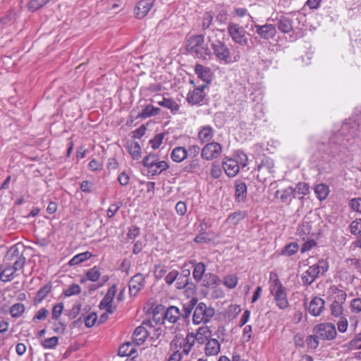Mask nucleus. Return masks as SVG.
<instances>
[{
  "instance_id": "f257e3e1",
  "label": "nucleus",
  "mask_w": 361,
  "mask_h": 361,
  "mask_svg": "<svg viewBox=\"0 0 361 361\" xmlns=\"http://www.w3.org/2000/svg\"><path fill=\"white\" fill-rule=\"evenodd\" d=\"M339 135L334 134L331 136L329 140V143L325 142H319L317 145V149L313 154L312 159L316 163L317 166L319 168V170H325L326 166L331 161L334 154V147L338 142Z\"/></svg>"
},
{
  "instance_id": "f03ea898",
  "label": "nucleus",
  "mask_w": 361,
  "mask_h": 361,
  "mask_svg": "<svg viewBox=\"0 0 361 361\" xmlns=\"http://www.w3.org/2000/svg\"><path fill=\"white\" fill-rule=\"evenodd\" d=\"M269 291L274 298L276 307L281 310H285L289 307L287 289L278 278L276 274H270Z\"/></svg>"
},
{
  "instance_id": "7ed1b4c3",
  "label": "nucleus",
  "mask_w": 361,
  "mask_h": 361,
  "mask_svg": "<svg viewBox=\"0 0 361 361\" xmlns=\"http://www.w3.org/2000/svg\"><path fill=\"white\" fill-rule=\"evenodd\" d=\"M188 50L202 59H207L210 56V51L204 44V37L202 35H194L190 37L187 44Z\"/></svg>"
},
{
  "instance_id": "20e7f679",
  "label": "nucleus",
  "mask_w": 361,
  "mask_h": 361,
  "mask_svg": "<svg viewBox=\"0 0 361 361\" xmlns=\"http://www.w3.org/2000/svg\"><path fill=\"white\" fill-rule=\"evenodd\" d=\"M328 269V262L324 260L319 261V263L309 267L302 276L303 284L311 285L320 274L323 275L326 272Z\"/></svg>"
},
{
  "instance_id": "39448f33",
  "label": "nucleus",
  "mask_w": 361,
  "mask_h": 361,
  "mask_svg": "<svg viewBox=\"0 0 361 361\" xmlns=\"http://www.w3.org/2000/svg\"><path fill=\"white\" fill-rule=\"evenodd\" d=\"M214 313L213 307L202 302H197L192 315V322L195 324H207L214 317Z\"/></svg>"
},
{
  "instance_id": "423d86ee",
  "label": "nucleus",
  "mask_w": 361,
  "mask_h": 361,
  "mask_svg": "<svg viewBox=\"0 0 361 361\" xmlns=\"http://www.w3.org/2000/svg\"><path fill=\"white\" fill-rule=\"evenodd\" d=\"M227 32L232 41L241 47L248 44L247 33L243 26L234 22H229Z\"/></svg>"
},
{
  "instance_id": "0eeeda50",
  "label": "nucleus",
  "mask_w": 361,
  "mask_h": 361,
  "mask_svg": "<svg viewBox=\"0 0 361 361\" xmlns=\"http://www.w3.org/2000/svg\"><path fill=\"white\" fill-rule=\"evenodd\" d=\"M211 46L214 54L221 63H228L231 61V51L224 42L215 40L211 42Z\"/></svg>"
},
{
  "instance_id": "6e6552de",
  "label": "nucleus",
  "mask_w": 361,
  "mask_h": 361,
  "mask_svg": "<svg viewBox=\"0 0 361 361\" xmlns=\"http://www.w3.org/2000/svg\"><path fill=\"white\" fill-rule=\"evenodd\" d=\"M222 145L217 142L207 143L201 150V157L206 161H212L219 158L222 154Z\"/></svg>"
},
{
  "instance_id": "1a4fd4ad",
  "label": "nucleus",
  "mask_w": 361,
  "mask_h": 361,
  "mask_svg": "<svg viewBox=\"0 0 361 361\" xmlns=\"http://www.w3.org/2000/svg\"><path fill=\"white\" fill-rule=\"evenodd\" d=\"M314 332L320 339L331 341L336 338V330L334 324L331 323H321L314 327Z\"/></svg>"
},
{
  "instance_id": "9d476101",
  "label": "nucleus",
  "mask_w": 361,
  "mask_h": 361,
  "mask_svg": "<svg viewBox=\"0 0 361 361\" xmlns=\"http://www.w3.org/2000/svg\"><path fill=\"white\" fill-rule=\"evenodd\" d=\"M6 259L13 262L12 265L14 266L15 269H23L25 264V257L20 252L18 245L11 247L6 253Z\"/></svg>"
},
{
  "instance_id": "9b49d317",
  "label": "nucleus",
  "mask_w": 361,
  "mask_h": 361,
  "mask_svg": "<svg viewBox=\"0 0 361 361\" xmlns=\"http://www.w3.org/2000/svg\"><path fill=\"white\" fill-rule=\"evenodd\" d=\"M116 290L117 289L116 285L111 286L108 289L106 294L99 302V307L100 310L104 309L109 313H114L115 307H113L112 302L116 293Z\"/></svg>"
},
{
  "instance_id": "f8f14e48",
  "label": "nucleus",
  "mask_w": 361,
  "mask_h": 361,
  "mask_svg": "<svg viewBox=\"0 0 361 361\" xmlns=\"http://www.w3.org/2000/svg\"><path fill=\"white\" fill-rule=\"evenodd\" d=\"M255 28L256 33L262 39H269L273 38L276 33V26L272 24H265L260 25L255 24L252 27V30Z\"/></svg>"
},
{
  "instance_id": "ddd939ff",
  "label": "nucleus",
  "mask_w": 361,
  "mask_h": 361,
  "mask_svg": "<svg viewBox=\"0 0 361 361\" xmlns=\"http://www.w3.org/2000/svg\"><path fill=\"white\" fill-rule=\"evenodd\" d=\"M155 0H140L134 8V13L137 19L145 17L154 6Z\"/></svg>"
},
{
  "instance_id": "4468645a",
  "label": "nucleus",
  "mask_w": 361,
  "mask_h": 361,
  "mask_svg": "<svg viewBox=\"0 0 361 361\" xmlns=\"http://www.w3.org/2000/svg\"><path fill=\"white\" fill-rule=\"evenodd\" d=\"M206 86V84H203L199 87L195 88L192 91H190L187 95V102L191 105L201 104L205 97L204 89Z\"/></svg>"
},
{
  "instance_id": "2eb2a0df",
  "label": "nucleus",
  "mask_w": 361,
  "mask_h": 361,
  "mask_svg": "<svg viewBox=\"0 0 361 361\" xmlns=\"http://www.w3.org/2000/svg\"><path fill=\"white\" fill-rule=\"evenodd\" d=\"M222 166L226 174L230 177H235L239 172L240 166L235 159L231 157H225L222 161Z\"/></svg>"
},
{
  "instance_id": "dca6fc26",
  "label": "nucleus",
  "mask_w": 361,
  "mask_h": 361,
  "mask_svg": "<svg viewBox=\"0 0 361 361\" xmlns=\"http://www.w3.org/2000/svg\"><path fill=\"white\" fill-rule=\"evenodd\" d=\"M145 277L141 274H137L131 278L129 282V293L130 296H135L145 286Z\"/></svg>"
},
{
  "instance_id": "f3484780",
  "label": "nucleus",
  "mask_w": 361,
  "mask_h": 361,
  "mask_svg": "<svg viewBox=\"0 0 361 361\" xmlns=\"http://www.w3.org/2000/svg\"><path fill=\"white\" fill-rule=\"evenodd\" d=\"M324 300L319 297H314L310 302L308 310L314 317L321 314L324 309Z\"/></svg>"
},
{
  "instance_id": "a211bd4d",
  "label": "nucleus",
  "mask_w": 361,
  "mask_h": 361,
  "mask_svg": "<svg viewBox=\"0 0 361 361\" xmlns=\"http://www.w3.org/2000/svg\"><path fill=\"white\" fill-rule=\"evenodd\" d=\"M152 102L158 104L159 106L169 109L173 114H176L179 112V104L171 98L161 97V101H157L156 99H152Z\"/></svg>"
},
{
  "instance_id": "6ab92c4d",
  "label": "nucleus",
  "mask_w": 361,
  "mask_h": 361,
  "mask_svg": "<svg viewBox=\"0 0 361 361\" xmlns=\"http://www.w3.org/2000/svg\"><path fill=\"white\" fill-rule=\"evenodd\" d=\"M20 269H15L14 266L8 264L5 267L0 270V281L7 283L11 281L18 274L16 272Z\"/></svg>"
},
{
  "instance_id": "aec40b11",
  "label": "nucleus",
  "mask_w": 361,
  "mask_h": 361,
  "mask_svg": "<svg viewBox=\"0 0 361 361\" xmlns=\"http://www.w3.org/2000/svg\"><path fill=\"white\" fill-rule=\"evenodd\" d=\"M221 350V344L216 338H209L205 343L204 353L207 356H215Z\"/></svg>"
},
{
  "instance_id": "412c9836",
  "label": "nucleus",
  "mask_w": 361,
  "mask_h": 361,
  "mask_svg": "<svg viewBox=\"0 0 361 361\" xmlns=\"http://www.w3.org/2000/svg\"><path fill=\"white\" fill-rule=\"evenodd\" d=\"M275 197L279 199L282 203L290 204L293 198H295L293 195V188L289 186L286 188L277 190L275 192Z\"/></svg>"
},
{
  "instance_id": "4be33fe9",
  "label": "nucleus",
  "mask_w": 361,
  "mask_h": 361,
  "mask_svg": "<svg viewBox=\"0 0 361 361\" xmlns=\"http://www.w3.org/2000/svg\"><path fill=\"white\" fill-rule=\"evenodd\" d=\"M214 135V128L209 126H201L198 131V139L201 143H209Z\"/></svg>"
},
{
  "instance_id": "5701e85b",
  "label": "nucleus",
  "mask_w": 361,
  "mask_h": 361,
  "mask_svg": "<svg viewBox=\"0 0 361 361\" xmlns=\"http://www.w3.org/2000/svg\"><path fill=\"white\" fill-rule=\"evenodd\" d=\"M181 316L179 308L176 306H170L164 314V322H169L171 324L176 323Z\"/></svg>"
},
{
  "instance_id": "b1692460",
  "label": "nucleus",
  "mask_w": 361,
  "mask_h": 361,
  "mask_svg": "<svg viewBox=\"0 0 361 361\" xmlns=\"http://www.w3.org/2000/svg\"><path fill=\"white\" fill-rule=\"evenodd\" d=\"M148 336V332L143 326L137 327L132 336V343L135 346L141 345L146 340Z\"/></svg>"
},
{
  "instance_id": "393cba45",
  "label": "nucleus",
  "mask_w": 361,
  "mask_h": 361,
  "mask_svg": "<svg viewBox=\"0 0 361 361\" xmlns=\"http://www.w3.org/2000/svg\"><path fill=\"white\" fill-rule=\"evenodd\" d=\"M247 185L241 181L238 180L235 184V197L237 202H243L247 198Z\"/></svg>"
},
{
  "instance_id": "a878e982",
  "label": "nucleus",
  "mask_w": 361,
  "mask_h": 361,
  "mask_svg": "<svg viewBox=\"0 0 361 361\" xmlns=\"http://www.w3.org/2000/svg\"><path fill=\"white\" fill-rule=\"evenodd\" d=\"M194 267L192 276L197 283H200L204 277L206 271V266L203 262H192Z\"/></svg>"
},
{
  "instance_id": "bb28decb",
  "label": "nucleus",
  "mask_w": 361,
  "mask_h": 361,
  "mask_svg": "<svg viewBox=\"0 0 361 361\" xmlns=\"http://www.w3.org/2000/svg\"><path fill=\"white\" fill-rule=\"evenodd\" d=\"M276 26L283 33H289L293 30V21L289 18L281 16L278 18Z\"/></svg>"
},
{
  "instance_id": "cd10ccee",
  "label": "nucleus",
  "mask_w": 361,
  "mask_h": 361,
  "mask_svg": "<svg viewBox=\"0 0 361 361\" xmlns=\"http://www.w3.org/2000/svg\"><path fill=\"white\" fill-rule=\"evenodd\" d=\"M201 281L202 285L207 288L217 286L221 283L220 278L217 275L212 273L206 274Z\"/></svg>"
},
{
  "instance_id": "c85d7f7f",
  "label": "nucleus",
  "mask_w": 361,
  "mask_h": 361,
  "mask_svg": "<svg viewBox=\"0 0 361 361\" xmlns=\"http://www.w3.org/2000/svg\"><path fill=\"white\" fill-rule=\"evenodd\" d=\"M171 157L173 161L180 163L188 157V150L184 147H176L172 150Z\"/></svg>"
},
{
  "instance_id": "c756f323",
  "label": "nucleus",
  "mask_w": 361,
  "mask_h": 361,
  "mask_svg": "<svg viewBox=\"0 0 361 361\" xmlns=\"http://www.w3.org/2000/svg\"><path fill=\"white\" fill-rule=\"evenodd\" d=\"M195 72L198 78H201L206 83L211 80V71L209 68L204 67L200 64H196L195 66Z\"/></svg>"
},
{
  "instance_id": "7c9ffc66",
  "label": "nucleus",
  "mask_w": 361,
  "mask_h": 361,
  "mask_svg": "<svg viewBox=\"0 0 361 361\" xmlns=\"http://www.w3.org/2000/svg\"><path fill=\"white\" fill-rule=\"evenodd\" d=\"M257 171L262 173H273L274 172V162L273 159L269 157L263 158L261 163L257 166Z\"/></svg>"
},
{
  "instance_id": "2f4dec72",
  "label": "nucleus",
  "mask_w": 361,
  "mask_h": 361,
  "mask_svg": "<svg viewBox=\"0 0 361 361\" xmlns=\"http://www.w3.org/2000/svg\"><path fill=\"white\" fill-rule=\"evenodd\" d=\"M314 191L316 197L320 200H324L327 198L329 194V188L324 183H319L314 187Z\"/></svg>"
},
{
  "instance_id": "473e14b6",
  "label": "nucleus",
  "mask_w": 361,
  "mask_h": 361,
  "mask_svg": "<svg viewBox=\"0 0 361 361\" xmlns=\"http://www.w3.org/2000/svg\"><path fill=\"white\" fill-rule=\"evenodd\" d=\"M211 336L212 331L210 329L208 326H202L198 329L195 338L199 343H203L205 340L207 341L211 338Z\"/></svg>"
},
{
  "instance_id": "72a5a7b5",
  "label": "nucleus",
  "mask_w": 361,
  "mask_h": 361,
  "mask_svg": "<svg viewBox=\"0 0 361 361\" xmlns=\"http://www.w3.org/2000/svg\"><path fill=\"white\" fill-rule=\"evenodd\" d=\"M195 338L192 335L188 334L185 338H183V342H182L180 346L182 355H188L195 345Z\"/></svg>"
},
{
  "instance_id": "f704fd0d",
  "label": "nucleus",
  "mask_w": 361,
  "mask_h": 361,
  "mask_svg": "<svg viewBox=\"0 0 361 361\" xmlns=\"http://www.w3.org/2000/svg\"><path fill=\"white\" fill-rule=\"evenodd\" d=\"M135 346L130 342H127L121 345L118 348V354L119 356H130L135 353Z\"/></svg>"
},
{
  "instance_id": "c9c22d12",
  "label": "nucleus",
  "mask_w": 361,
  "mask_h": 361,
  "mask_svg": "<svg viewBox=\"0 0 361 361\" xmlns=\"http://www.w3.org/2000/svg\"><path fill=\"white\" fill-rule=\"evenodd\" d=\"M160 112V109L155 107L151 104L147 105L140 113L138 114V117L141 118H147L149 117L156 116Z\"/></svg>"
},
{
  "instance_id": "e433bc0d",
  "label": "nucleus",
  "mask_w": 361,
  "mask_h": 361,
  "mask_svg": "<svg viewBox=\"0 0 361 361\" xmlns=\"http://www.w3.org/2000/svg\"><path fill=\"white\" fill-rule=\"evenodd\" d=\"M310 192L309 185L304 182H299L295 188H293V195H301L298 197L299 199H302L304 196L307 195Z\"/></svg>"
},
{
  "instance_id": "4c0bfd02",
  "label": "nucleus",
  "mask_w": 361,
  "mask_h": 361,
  "mask_svg": "<svg viewBox=\"0 0 361 361\" xmlns=\"http://www.w3.org/2000/svg\"><path fill=\"white\" fill-rule=\"evenodd\" d=\"M330 289H331V293L334 294V301L333 302L341 303V304L343 305L346 300V298H347L346 293L343 290L338 289L336 286H332V287H331Z\"/></svg>"
},
{
  "instance_id": "58836bf2",
  "label": "nucleus",
  "mask_w": 361,
  "mask_h": 361,
  "mask_svg": "<svg viewBox=\"0 0 361 361\" xmlns=\"http://www.w3.org/2000/svg\"><path fill=\"white\" fill-rule=\"evenodd\" d=\"M200 169V163L198 159H192V160L185 163L183 171L190 173H197Z\"/></svg>"
},
{
  "instance_id": "ea45409f",
  "label": "nucleus",
  "mask_w": 361,
  "mask_h": 361,
  "mask_svg": "<svg viewBox=\"0 0 361 361\" xmlns=\"http://www.w3.org/2000/svg\"><path fill=\"white\" fill-rule=\"evenodd\" d=\"M128 151L135 160H138L141 158V147L138 142H132L128 145Z\"/></svg>"
},
{
  "instance_id": "a19ab883",
  "label": "nucleus",
  "mask_w": 361,
  "mask_h": 361,
  "mask_svg": "<svg viewBox=\"0 0 361 361\" xmlns=\"http://www.w3.org/2000/svg\"><path fill=\"white\" fill-rule=\"evenodd\" d=\"M169 168V164L165 161H161L148 170V173L152 176L159 175L164 171Z\"/></svg>"
},
{
  "instance_id": "79ce46f5",
  "label": "nucleus",
  "mask_w": 361,
  "mask_h": 361,
  "mask_svg": "<svg viewBox=\"0 0 361 361\" xmlns=\"http://www.w3.org/2000/svg\"><path fill=\"white\" fill-rule=\"evenodd\" d=\"M299 250V245L297 243L293 242L286 245L281 251L280 255L284 256H292L295 254Z\"/></svg>"
},
{
  "instance_id": "37998d69",
  "label": "nucleus",
  "mask_w": 361,
  "mask_h": 361,
  "mask_svg": "<svg viewBox=\"0 0 361 361\" xmlns=\"http://www.w3.org/2000/svg\"><path fill=\"white\" fill-rule=\"evenodd\" d=\"M92 255L90 252H85L75 255L68 262L69 265L74 266L90 259Z\"/></svg>"
},
{
  "instance_id": "c03bdc74",
  "label": "nucleus",
  "mask_w": 361,
  "mask_h": 361,
  "mask_svg": "<svg viewBox=\"0 0 361 361\" xmlns=\"http://www.w3.org/2000/svg\"><path fill=\"white\" fill-rule=\"evenodd\" d=\"M159 161H160L159 160V156L156 154L151 153L147 156L145 157V158L142 160V164L147 169V170H149Z\"/></svg>"
},
{
  "instance_id": "a18cd8bd",
  "label": "nucleus",
  "mask_w": 361,
  "mask_h": 361,
  "mask_svg": "<svg viewBox=\"0 0 361 361\" xmlns=\"http://www.w3.org/2000/svg\"><path fill=\"white\" fill-rule=\"evenodd\" d=\"M197 302V298H192L191 300H189L188 303L185 304L183 305V312L181 314V315L184 319H187L190 317L192 310H195Z\"/></svg>"
},
{
  "instance_id": "49530a36",
  "label": "nucleus",
  "mask_w": 361,
  "mask_h": 361,
  "mask_svg": "<svg viewBox=\"0 0 361 361\" xmlns=\"http://www.w3.org/2000/svg\"><path fill=\"white\" fill-rule=\"evenodd\" d=\"M87 279H88V281L96 282L99 280L101 273H100V269L94 266V267L88 269L85 273Z\"/></svg>"
},
{
  "instance_id": "de8ad7c7",
  "label": "nucleus",
  "mask_w": 361,
  "mask_h": 361,
  "mask_svg": "<svg viewBox=\"0 0 361 361\" xmlns=\"http://www.w3.org/2000/svg\"><path fill=\"white\" fill-rule=\"evenodd\" d=\"M232 158L235 159V161L239 163V165L242 168H243L247 165V161H248L247 156L244 152H243L241 150H237L234 153Z\"/></svg>"
},
{
  "instance_id": "09e8293b",
  "label": "nucleus",
  "mask_w": 361,
  "mask_h": 361,
  "mask_svg": "<svg viewBox=\"0 0 361 361\" xmlns=\"http://www.w3.org/2000/svg\"><path fill=\"white\" fill-rule=\"evenodd\" d=\"M25 306L23 303H15L10 308V314L12 317L18 318L25 312Z\"/></svg>"
},
{
  "instance_id": "8fccbe9b",
  "label": "nucleus",
  "mask_w": 361,
  "mask_h": 361,
  "mask_svg": "<svg viewBox=\"0 0 361 361\" xmlns=\"http://www.w3.org/2000/svg\"><path fill=\"white\" fill-rule=\"evenodd\" d=\"M349 229L353 235L361 237V219L353 221L349 226Z\"/></svg>"
},
{
  "instance_id": "3c124183",
  "label": "nucleus",
  "mask_w": 361,
  "mask_h": 361,
  "mask_svg": "<svg viewBox=\"0 0 361 361\" xmlns=\"http://www.w3.org/2000/svg\"><path fill=\"white\" fill-rule=\"evenodd\" d=\"M168 271V267L164 264L155 265L154 274L157 279H162Z\"/></svg>"
},
{
  "instance_id": "603ef678",
  "label": "nucleus",
  "mask_w": 361,
  "mask_h": 361,
  "mask_svg": "<svg viewBox=\"0 0 361 361\" xmlns=\"http://www.w3.org/2000/svg\"><path fill=\"white\" fill-rule=\"evenodd\" d=\"M51 0H31L28 4L30 11H35L44 5H46Z\"/></svg>"
},
{
  "instance_id": "864d4df0",
  "label": "nucleus",
  "mask_w": 361,
  "mask_h": 361,
  "mask_svg": "<svg viewBox=\"0 0 361 361\" xmlns=\"http://www.w3.org/2000/svg\"><path fill=\"white\" fill-rule=\"evenodd\" d=\"M164 138V133L157 134L152 139H151L149 142L152 148L154 149H158L163 142V140Z\"/></svg>"
},
{
  "instance_id": "5fc2aeb1",
  "label": "nucleus",
  "mask_w": 361,
  "mask_h": 361,
  "mask_svg": "<svg viewBox=\"0 0 361 361\" xmlns=\"http://www.w3.org/2000/svg\"><path fill=\"white\" fill-rule=\"evenodd\" d=\"M58 342L59 338L57 336H53L43 340L41 345L44 348L49 349L54 348L58 344Z\"/></svg>"
},
{
  "instance_id": "6e6d98bb",
  "label": "nucleus",
  "mask_w": 361,
  "mask_h": 361,
  "mask_svg": "<svg viewBox=\"0 0 361 361\" xmlns=\"http://www.w3.org/2000/svg\"><path fill=\"white\" fill-rule=\"evenodd\" d=\"M81 292V288L79 285L73 283L68 288L64 290L63 294L66 297H71L72 295H75L80 294Z\"/></svg>"
},
{
  "instance_id": "4d7b16f0",
  "label": "nucleus",
  "mask_w": 361,
  "mask_h": 361,
  "mask_svg": "<svg viewBox=\"0 0 361 361\" xmlns=\"http://www.w3.org/2000/svg\"><path fill=\"white\" fill-rule=\"evenodd\" d=\"M331 314L336 317H341L343 314V304L333 302L331 305Z\"/></svg>"
},
{
  "instance_id": "13d9d810",
  "label": "nucleus",
  "mask_w": 361,
  "mask_h": 361,
  "mask_svg": "<svg viewBox=\"0 0 361 361\" xmlns=\"http://www.w3.org/2000/svg\"><path fill=\"white\" fill-rule=\"evenodd\" d=\"M238 283V278L235 275H228L224 279V284L228 288H234Z\"/></svg>"
},
{
  "instance_id": "bf43d9fd",
  "label": "nucleus",
  "mask_w": 361,
  "mask_h": 361,
  "mask_svg": "<svg viewBox=\"0 0 361 361\" xmlns=\"http://www.w3.org/2000/svg\"><path fill=\"white\" fill-rule=\"evenodd\" d=\"M182 342H183V337L176 336L171 343V349L173 352L178 351V353H181L180 346Z\"/></svg>"
},
{
  "instance_id": "052dcab7",
  "label": "nucleus",
  "mask_w": 361,
  "mask_h": 361,
  "mask_svg": "<svg viewBox=\"0 0 361 361\" xmlns=\"http://www.w3.org/2000/svg\"><path fill=\"white\" fill-rule=\"evenodd\" d=\"M63 310V304L59 302L56 304L52 310L51 317L53 319H58Z\"/></svg>"
},
{
  "instance_id": "680f3d73",
  "label": "nucleus",
  "mask_w": 361,
  "mask_h": 361,
  "mask_svg": "<svg viewBox=\"0 0 361 361\" xmlns=\"http://www.w3.org/2000/svg\"><path fill=\"white\" fill-rule=\"evenodd\" d=\"M319 336L317 335H310L307 338V343L308 346L312 349H316L319 345Z\"/></svg>"
},
{
  "instance_id": "e2e57ef3",
  "label": "nucleus",
  "mask_w": 361,
  "mask_h": 361,
  "mask_svg": "<svg viewBox=\"0 0 361 361\" xmlns=\"http://www.w3.org/2000/svg\"><path fill=\"white\" fill-rule=\"evenodd\" d=\"M13 11H9L6 16L0 18V30H2L8 23H11L13 18Z\"/></svg>"
},
{
  "instance_id": "0e129e2a",
  "label": "nucleus",
  "mask_w": 361,
  "mask_h": 361,
  "mask_svg": "<svg viewBox=\"0 0 361 361\" xmlns=\"http://www.w3.org/2000/svg\"><path fill=\"white\" fill-rule=\"evenodd\" d=\"M178 276L179 273L177 270H172L166 275L165 281L169 286H170L177 280Z\"/></svg>"
},
{
  "instance_id": "69168bd1",
  "label": "nucleus",
  "mask_w": 361,
  "mask_h": 361,
  "mask_svg": "<svg viewBox=\"0 0 361 361\" xmlns=\"http://www.w3.org/2000/svg\"><path fill=\"white\" fill-rule=\"evenodd\" d=\"M49 311L45 308H41L32 318V321L36 322L39 320H44L48 316Z\"/></svg>"
},
{
  "instance_id": "338daca9",
  "label": "nucleus",
  "mask_w": 361,
  "mask_h": 361,
  "mask_svg": "<svg viewBox=\"0 0 361 361\" xmlns=\"http://www.w3.org/2000/svg\"><path fill=\"white\" fill-rule=\"evenodd\" d=\"M350 308L353 312L359 313L361 312V298H355L350 302Z\"/></svg>"
},
{
  "instance_id": "774afa93",
  "label": "nucleus",
  "mask_w": 361,
  "mask_h": 361,
  "mask_svg": "<svg viewBox=\"0 0 361 361\" xmlns=\"http://www.w3.org/2000/svg\"><path fill=\"white\" fill-rule=\"evenodd\" d=\"M350 206L353 210L361 213V198L351 200Z\"/></svg>"
}]
</instances>
